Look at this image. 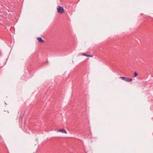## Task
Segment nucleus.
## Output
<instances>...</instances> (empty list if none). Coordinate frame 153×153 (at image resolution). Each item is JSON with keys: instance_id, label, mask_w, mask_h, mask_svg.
Listing matches in <instances>:
<instances>
[{"instance_id": "f257e3e1", "label": "nucleus", "mask_w": 153, "mask_h": 153, "mask_svg": "<svg viewBox=\"0 0 153 153\" xmlns=\"http://www.w3.org/2000/svg\"><path fill=\"white\" fill-rule=\"evenodd\" d=\"M58 12L60 14H62L64 12V10L63 7L58 6L57 7Z\"/></svg>"}, {"instance_id": "f03ea898", "label": "nucleus", "mask_w": 153, "mask_h": 153, "mask_svg": "<svg viewBox=\"0 0 153 153\" xmlns=\"http://www.w3.org/2000/svg\"><path fill=\"white\" fill-rule=\"evenodd\" d=\"M120 78L128 82L131 81L132 80V78H128L124 77H120Z\"/></svg>"}, {"instance_id": "7ed1b4c3", "label": "nucleus", "mask_w": 153, "mask_h": 153, "mask_svg": "<svg viewBox=\"0 0 153 153\" xmlns=\"http://www.w3.org/2000/svg\"><path fill=\"white\" fill-rule=\"evenodd\" d=\"M58 131L61 132L62 133H65V134H67L68 133L67 131L64 129H60Z\"/></svg>"}, {"instance_id": "20e7f679", "label": "nucleus", "mask_w": 153, "mask_h": 153, "mask_svg": "<svg viewBox=\"0 0 153 153\" xmlns=\"http://www.w3.org/2000/svg\"><path fill=\"white\" fill-rule=\"evenodd\" d=\"M37 39L40 43H43L44 42V41L42 39L41 37H39L37 38Z\"/></svg>"}, {"instance_id": "39448f33", "label": "nucleus", "mask_w": 153, "mask_h": 153, "mask_svg": "<svg viewBox=\"0 0 153 153\" xmlns=\"http://www.w3.org/2000/svg\"><path fill=\"white\" fill-rule=\"evenodd\" d=\"M134 77H136L138 75V74L136 72H134Z\"/></svg>"}, {"instance_id": "423d86ee", "label": "nucleus", "mask_w": 153, "mask_h": 153, "mask_svg": "<svg viewBox=\"0 0 153 153\" xmlns=\"http://www.w3.org/2000/svg\"><path fill=\"white\" fill-rule=\"evenodd\" d=\"M82 55H83V56H87V55L85 53H82Z\"/></svg>"}, {"instance_id": "0eeeda50", "label": "nucleus", "mask_w": 153, "mask_h": 153, "mask_svg": "<svg viewBox=\"0 0 153 153\" xmlns=\"http://www.w3.org/2000/svg\"><path fill=\"white\" fill-rule=\"evenodd\" d=\"M87 56H88V57H92L93 56H92V55H87Z\"/></svg>"}]
</instances>
